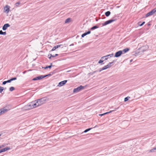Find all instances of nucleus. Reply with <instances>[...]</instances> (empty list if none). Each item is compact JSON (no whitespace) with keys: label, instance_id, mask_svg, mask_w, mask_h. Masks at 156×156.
<instances>
[{"label":"nucleus","instance_id":"obj_47","mask_svg":"<svg viewBox=\"0 0 156 156\" xmlns=\"http://www.w3.org/2000/svg\"><path fill=\"white\" fill-rule=\"evenodd\" d=\"M73 45H74L73 44H71L70 46H71V45H72V46H73Z\"/></svg>","mask_w":156,"mask_h":156},{"label":"nucleus","instance_id":"obj_43","mask_svg":"<svg viewBox=\"0 0 156 156\" xmlns=\"http://www.w3.org/2000/svg\"><path fill=\"white\" fill-rule=\"evenodd\" d=\"M26 72H27V71H23V74H25Z\"/></svg>","mask_w":156,"mask_h":156},{"label":"nucleus","instance_id":"obj_20","mask_svg":"<svg viewBox=\"0 0 156 156\" xmlns=\"http://www.w3.org/2000/svg\"><path fill=\"white\" fill-rule=\"evenodd\" d=\"M53 66H52V65H49L48 66H47L45 67H42V68L43 69H47L48 68L51 69V67Z\"/></svg>","mask_w":156,"mask_h":156},{"label":"nucleus","instance_id":"obj_15","mask_svg":"<svg viewBox=\"0 0 156 156\" xmlns=\"http://www.w3.org/2000/svg\"><path fill=\"white\" fill-rule=\"evenodd\" d=\"M62 46V45L60 44V45H56L52 49L51 51H54L56 49L58 48H59L61 46Z\"/></svg>","mask_w":156,"mask_h":156},{"label":"nucleus","instance_id":"obj_24","mask_svg":"<svg viewBox=\"0 0 156 156\" xmlns=\"http://www.w3.org/2000/svg\"><path fill=\"white\" fill-rule=\"evenodd\" d=\"M109 68L108 66V65H106L104 66L103 68H102V69L103 70Z\"/></svg>","mask_w":156,"mask_h":156},{"label":"nucleus","instance_id":"obj_38","mask_svg":"<svg viewBox=\"0 0 156 156\" xmlns=\"http://www.w3.org/2000/svg\"><path fill=\"white\" fill-rule=\"evenodd\" d=\"M7 83V81H4L2 82V84L3 85H5V84Z\"/></svg>","mask_w":156,"mask_h":156},{"label":"nucleus","instance_id":"obj_26","mask_svg":"<svg viewBox=\"0 0 156 156\" xmlns=\"http://www.w3.org/2000/svg\"><path fill=\"white\" fill-rule=\"evenodd\" d=\"M6 34V32H3L2 30L0 31V34L5 35Z\"/></svg>","mask_w":156,"mask_h":156},{"label":"nucleus","instance_id":"obj_46","mask_svg":"<svg viewBox=\"0 0 156 156\" xmlns=\"http://www.w3.org/2000/svg\"><path fill=\"white\" fill-rule=\"evenodd\" d=\"M98 127V126L97 125H96L95 127H94L93 128H96V127Z\"/></svg>","mask_w":156,"mask_h":156},{"label":"nucleus","instance_id":"obj_19","mask_svg":"<svg viewBox=\"0 0 156 156\" xmlns=\"http://www.w3.org/2000/svg\"><path fill=\"white\" fill-rule=\"evenodd\" d=\"M115 61H113L109 62L108 64H107L109 68H110L111 66H112L114 64Z\"/></svg>","mask_w":156,"mask_h":156},{"label":"nucleus","instance_id":"obj_41","mask_svg":"<svg viewBox=\"0 0 156 156\" xmlns=\"http://www.w3.org/2000/svg\"><path fill=\"white\" fill-rule=\"evenodd\" d=\"M3 114L2 113V110L1 109L0 110V115L2 114Z\"/></svg>","mask_w":156,"mask_h":156},{"label":"nucleus","instance_id":"obj_51","mask_svg":"<svg viewBox=\"0 0 156 156\" xmlns=\"http://www.w3.org/2000/svg\"><path fill=\"white\" fill-rule=\"evenodd\" d=\"M4 146H2V147H3Z\"/></svg>","mask_w":156,"mask_h":156},{"label":"nucleus","instance_id":"obj_22","mask_svg":"<svg viewBox=\"0 0 156 156\" xmlns=\"http://www.w3.org/2000/svg\"><path fill=\"white\" fill-rule=\"evenodd\" d=\"M111 12L110 11H108L105 12V15L107 17L110 14Z\"/></svg>","mask_w":156,"mask_h":156},{"label":"nucleus","instance_id":"obj_44","mask_svg":"<svg viewBox=\"0 0 156 156\" xmlns=\"http://www.w3.org/2000/svg\"><path fill=\"white\" fill-rule=\"evenodd\" d=\"M98 72V71H97H97H94V72H93V73H96V72Z\"/></svg>","mask_w":156,"mask_h":156},{"label":"nucleus","instance_id":"obj_9","mask_svg":"<svg viewBox=\"0 0 156 156\" xmlns=\"http://www.w3.org/2000/svg\"><path fill=\"white\" fill-rule=\"evenodd\" d=\"M9 11V7L6 5L4 8V11L6 13H8Z\"/></svg>","mask_w":156,"mask_h":156},{"label":"nucleus","instance_id":"obj_50","mask_svg":"<svg viewBox=\"0 0 156 156\" xmlns=\"http://www.w3.org/2000/svg\"><path fill=\"white\" fill-rule=\"evenodd\" d=\"M58 61V60H56V61H55V62H57V61Z\"/></svg>","mask_w":156,"mask_h":156},{"label":"nucleus","instance_id":"obj_30","mask_svg":"<svg viewBox=\"0 0 156 156\" xmlns=\"http://www.w3.org/2000/svg\"><path fill=\"white\" fill-rule=\"evenodd\" d=\"M98 28V27L96 26H95L92 27L91 28V30H94L95 29H96V28Z\"/></svg>","mask_w":156,"mask_h":156},{"label":"nucleus","instance_id":"obj_2","mask_svg":"<svg viewBox=\"0 0 156 156\" xmlns=\"http://www.w3.org/2000/svg\"><path fill=\"white\" fill-rule=\"evenodd\" d=\"M148 47L147 45L143 46L140 48H139L136 51V55H138L140 54H141L143 53L147 50Z\"/></svg>","mask_w":156,"mask_h":156},{"label":"nucleus","instance_id":"obj_53","mask_svg":"<svg viewBox=\"0 0 156 156\" xmlns=\"http://www.w3.org/2000/svg\"><path fill=\"white\" fill-rule=\"evenodd\" d=\"M1 134H0V136H1Z\"/></svg>","mask_w":156,"mask_h":156},{"label":"nucleus","instance_id":"obj_52","mask_svg":"<svg viewBox=\"0 0 156 156\" xmlns=\"http://www.w3.org/2000/svg\"><path fill=\"white\" fill-rule=\"evenodd\" d=\"M105 59V60H107V59Z\"/></svg>","mask_w":156,"mask_h":156},{"label":"nucleus","instance_id":"obj_49","mask_svg":"<svg viewBox=\"0 0 156 156\" xmlns=\"http://www.w3.org/2000/svg\"><path fill=\"white\" fill-rule=\"evenodd\" d=\"M2 147V146H0V149Z\"/></svg>","mask_w":156,"mask_h":156},{"label":"nucleus","instance_id":"obj_40","mask_svg":"<svg viewBox=\"0 0 156 156\" xmlns=\"http://www.w3.org/2000/svg\"><path fill=\"white\" fill-rule=\"evenodd\" d=\"M103 70L102 69V68H101L99 70V72H101V71H102Z\"/></svg>","mask_w":156,"mask_h":156},{"label":"nucleus","instance_id":"obj_5","mask_svg":"<svg viewBox=\"0 0 156 156\" xmlns=\"http://www.w3.org/2000/svg\"><path fill=\"white\" fill-rule=\"evenodd\" d=\"M156 12V8L153 9L149 12L147 13L146 15V17H147L150 16H151L153 14Z\"/></svg>","mask_w":156,"mask_h":156},{"label":"nucleus","instance_id":"obj_37","mask_svg":"<svg viewBox=\"0 0 156 156\" xmlns=\"http://www.w3.org/2000/svg\"><path fill=\"white\" fill-rule=\"evenodd\" d=\"M56 70H53L52 72H51V74H52V75L53 74H55L56 73Z\"/></svg>","mask_w":156,"mask_h":156},{"label":"nucleus","instance_id":"obj_1","mask_svg":"<svg viewBox=\"0 0 156 156\" xmlns=\"http://www.w3.org/2000/svg\"><path fill=\"white\" fill-rule=\"evenodd\" d=\"M39 99L36 100L29 103L26 107L28 109H30L37 107L41 105Z\"/></svg>","mask_w":156,"mask_h":156},{"label":"nucleus","instance_id":"obj_7","mask_svg":"<svg viewBox=\"0 0 156 156\" xmlns=\"http://www.w3.org/2000/svg\"><path fill=\"white\" fill-rule=\"evenodd\" d=\"M44 78V75H41V76H37V77H36L32 79V80H34V81L39 80H41L43 78Z\"/></svg>","mask_w":156,"mask_h":156},{"label":"nucleus","instance_id":"obj_33","mask_svg":"<svg viewBox=\"0 0 156 156\" xmlns=\"http://www.w3.org/2000/svg\"><path fill=\"white\" fill-rule=\"evenodd\" d=\"M20 4V2H17L15 3V5L16 7H18L19 5Z\"/></svg>","mask_w":156,"mask_h":156},{"label":"nucleus","instance_id":"obj_39","mask_svg":"<svg viewBox=\"0 0 156 156\" xmlns=\"http://www.w3.org/2000/svg\"><path fill=\"white\" fill-rule=\"evenodd\" d=\"M145 23V22H143L141 24H139V25L140 26H142Z\"/></svg>","mask_w":156,"mask_h":156},{"label":"nucleus","instance_id":"obj_11","mask_svg":"<svg viewBox=\"0 0 156 156\" xmlns=\"http://www.w3.org/2000/svg\"><path fill=\"white\" fill-rule=\"evenodd\" d=\"M113 57V54H111L106 55L105 56H103L101 58H112Z\"/></svg>","mask_w":156,"mask_h":156},{"label":"nucleus","instance_id":"obj_36","mask_svg":"<svg viewBox=\"0 0 156 156\" xmlns=\"http://www.w3.org/2000/svg\"><path fill=\"white\" fill-rule=\"evenodd\" d=\"M7 83H10L12 81V80H11V79L9 80H7Z\"/></svg>","mask_w":156,"mask_h":156},{"label":"nucleus","instance_id":"obj_28","mask_svg":"<svg viewBox=\"0 0 156 156\" xmlns=\"http://www.w3.org/2000/svg\"><path fill=\"white\" fill-rule=\"evenodd\" d=\"M52 75V74H51V72L50 73L47 74L45 75H44V78H45V77L48 76H50Z\"/></svg>","mask_w":156,"mask_h":156},{"label":"nucleus","instance_id":"obj_10","mask_svg":"<svg viewBox=\"0 0 156 156\" xmlns=\"http://www.w3.org/2000/svg\"><path fill=\"white\" fill-rule=\"evenodd\" d=\"M122 54V51H119L115 53L114 57H118Z\"/></svg>","mask_w":156,"mask_h":156},{"label":"nucleus","instance_id":"obj_21","mask_svg":"<svg viewBox=\"0 0 156 156\" xmlns=\"http://www.w3.org/2000/svg\"><path fill=\"white\" fill-rule=\"evenodd\" d=\"M58 55L57 54H55V55H52V54H50L49 55H48V56H50L49 57V58H50L51 57H54Z\"/></svg>","mask_w":156,"mask_h":156},{"label":"nucleus","instance_id":"obj_4","mask_svg":"<svg viewBox=\"0 0 156 156\" xmlns=\"http://www.w3.org/2000/svg\"><path fill=\"white\" fill-rule=\"evenodd\" d=\"M38 99L41 105L45 103L46 101H48V98L46 97H44Z\"/></svg>","mask_w":156,"mask_h":156},{"label":"nucleus","instance_id":"obj_13","mask_svg":"<svg viewBox=\"0 0 156 156\" xmlns=\"http://www.w3.org/2000/svg\"><path fill=\"white\" fill-rule=\"evenodd\" d=\"M10 149V147H7L5 148H4L2 149H0V151L1 152V153H2V152H5L9 150Z\"/></svg>","mask_w":156,"mask_h":156},{"label":"nucleus","instance_id":"obj_3","mask_svg":"<svg viewBox=\"0 0 156 156\" xmlns=\"http://www.w3.org/2000/svg\"><path fill=\"white\" fill-rule=\"evenodd\" d=\"M84 87L82 85H80L79 87H78L76 88H74L73 90V92L74 93H76L79 92L81 90L83 89L84 88Z\"/></svg>","mask_w":156,"mask_h":156},{"label":"nucleus","instance_id":"obj_45","mask_svg":"<svg viewBox=\"0 0 156 156\" xmlns=\"http://www.w3.org/2000/svg\"><path fill=\"white\" fill-rule=\"evenodd\" d=\"M132 61H133V59H131V60H130V62H131Z\"/></svg>","mask_w":156,"mask_h":156},{"label":"nucleus","instance_id":"obj_34","mask_svg":"<svg viewBox=\"0 0 156 156\" xmlns=\"http://www.w3.org/2000/svg\"><path fill=\"white\" fill-rule=\"evenodd\" d=\"M11 79L12 81L13 80H16L17 79V78H16V77H13V78H11Z\"/></svg>","mask_w":156,"mask_h":156},{"label":"nucleus","instance_id":"obj_29","mask_svg":"<svg viewBox=\"0 0 156 156\" xmlns=\"http://www.w3.org/2000/svg\"><path fill=\"white\" fill-rule=\"evenodd\" d=\"M15 88L14 87H11L9 88V91H12L14 90Z\"/></svg>","mask_w":156,"mask_h":156},{"label":"nucleus","instance_id":"obj_18","mask_svg":"<svg viewBox=\"0 0 156 156\" xmlns=\"http://www.w3.org/2000/svg\"><path fill=\"white\" fill-rule=\"evenodd\" d=\"M1 110L2 111V112L3 114L8 111V109L6 108V107H4Z\"/></svg>","mask_w":156,"mask_h":156},{"label":"nucleus","instance_id":"obj_25","mask_svg":"<svg viewBox=\"0 0 156 156\" xmlns=\"http://www.w3.org/2000/svg\"><path fill=\"white\" fill-rule=\"evenodd\" d=\"M71 20V19L69 18H68L65 21V23H68L70 22Z\"/></svg>","mask_w":156,"mask_h":156},{"label":"nucleus","instance_id":"obj_17","mask_svg":"<svg viewBox=\"0 0 156 156\" xmlns=\"http://www.w3.org/2000/svg\"><path fill=\"white\" fill-rule=\"evenodd\" d=\"M129 50V49L127 48H125L122 51V54H124L127 52Z\"/></svg>","mask_w":156,"mask_h":156},{"label":"nucleus","instance_id":"obj_12","mask_svg":"<svg viewBox=\"0 0 156 156\" xmlns=\"http://www.w3.org/2000/svg\"><path fill=\"white\" fill-rule=\"evenodd\" d=\"M10 26V25L8 23L5 24L2 27V30H6L8 27H9Z\"/></svg>","mask_w":156,"mask_h":156},{"label":"nucleus","instance_id":"obj_23","mask_svg":"<svg viewBox=\"0 0 156 156\" xmlns=\"http://www.w3.org/2000/svg\"><path fill=\"white\" fill-rule=\"evenodd\" d=\"M150 151L151 152H154L156 151V147L151 149Z\"/></svg>","mask_w":156,"mask_h":156},{"label":"nucleus","instance_id":"obj_16","mask_svg":"<svg viewBox=\"0 0 156 156\" xmlns=\"http://www.w3.org/2000/svg\"><path fill=\"white\" fill-rule=\"evenodd\" d=\"M90 31H88L87 32L83 34H82L81 35V37H84L85 36H86L87 34H89L90 33Z\"/></svg>","mask_w":156,"mask_h":156},{"label":"nucleus","instance_id":"obj_48","mask_svg":"<svg viewBox=\"0 0 156 156\" xmlns=\"http://www.w3.org/2000/svg\"><path fill=\"white\" fill-rule=\"evenodd\" d=\"M50 65H52V63H51Z\"/></svg>","mask_w":156,"mask_h":156},{"label":"nucleus","instance_id":"obj_32","mask_svg":"<svg viewBox=\"0 0 156 156\" xmlns=\"http://www.w3.org/2000/svg\"><path fill=\"white\" fill-rule=\"evenodd\" d=\"M4 90V88L2 87H0V93H1Z\"/></svg>","mask_w":156,"mask_h":156},{"label":"nucleus","instance_id":"obj_31","mask_svg":"<svg viewBox=\"0 0 156 156\" xmlns=\"http://www.w3.org/2000/svg\"><path fill=\"white\" fill-rule=\"evenodd\" d=\"M130 98V97H126L125 98H124V101H127L128 100L129 98Z\"/></svg>","mask_w":156,"mask_h":156},{"label":"nucleus","instance_id":"obj_35","mask_svg":"<svg viewBox=\"0 0 156 156\" xmlns=\"http://www.w3.org/2000/svg\"><path fill=\"white\" fill-rule=\"evenodd\" d=\"M103 61H104L103 60H100L98 62V63H99V64L101 63H102L103 62Z\"/></svg>","mask_w":156,"mask_h":156},{"label":"nucleus","instance_id":"obj_14","mask_svg":"<svg viewBox=\"0 0 156 156\" xmlns=\"http://www.w3.org/2000/svg\"><path fill=\"white\" fill-rule=\"evenodd\" d=\"M117 109V108H115V110L110 111L109 112H106L105 113L102 114H99V116H102L104 115H105L108 114L109 113H110L112 112H113V111H115V110H116Z\"/></svg>","mask_w":156,"mask_h":156},{"label":"nucleus","instance_id":"obj_27","mask_svg":"<svg viewBox=\"0 0 156 156\" xmlns=\"http://www.w3.org/2000/svg\"><path fill=\"white\" fill-rule=\"evenodd\" d=\"M92 128H89L85 130L83 132L84 133H86V132H88V131H90L91 129Z\"/></svg>","mask_w":156,"mask_h":156},{"label":"nucleus","instance_id":"obj_8","mask_svg":"<svg viewBox=\"0 0 156 156\" xmlns=\"http://www.w3.org/2000/svg\"><path fill=\"white\" fill-rule=\"evenodd\" d=\"M67 80H64L63 81H61L60 82L58 85V87H62L65 85L67 82Z\"/></svg>","mask_w":156,"mask_h":156},{"label":"nucleus","instance_id":"obj_42","mask_svg":"<svg viewBox=\"0 0 156 156\" xmlns=\"http://www.w3.org/2000/svg\"><path fill=\"white\" fill-rule=\"evenodd\" d=\"M3 114L2 113V110L1 109L0 110V115L2 114Z\"/></svg>","mask_w":156,"mask_h":156},{"label":"nucleus","instance_id":"obj_6","mask_svg":"<svg viewBox=\"0 0 156 156\" xmlns=\"http://www.w3.org/2000/svg\"><path fill=\"white\" fill-rule=\"evenodd\" d=\"M115 20H110L105 21V23H102V26H105L108 24L112 22L115 21Z\"/></svg>","mask_w":156,"mask_h":156}]
</instances>
